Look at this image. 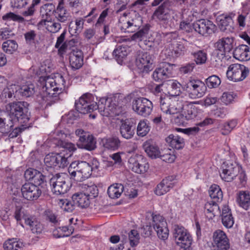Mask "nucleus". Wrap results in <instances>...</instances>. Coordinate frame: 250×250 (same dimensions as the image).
Returning a JSON list of instances; mask_svg holds the SVG:
<instances>
[{
	"mask_svg": "<svg viewBox=\"0 0 250 250\" xmlns=\"http://www.w3.org/2000/svg\"><path fill=\"white\" fill-rule=\"evenodd\" d=\"M142 18L138 14L124 13L119 21L118 26L124 33H134L131 37L134 41H141L148 33V28L143 27L138 31L142 25Z\"/></svg>",
	"mask_w": 250,
	"mask_h": 250,
	"instance_id": "1",
	"label": "nucleus"
},
{
	"mask_svg": "<svg viewBox=\"0 0 250 250\" xmlns=\"http://www.w3.org/2000/svg\"><path fill=\"white\" fill-rule=\"evenodd\" d=\"M99 167V163L93 159L91 163L84 161L74 162L69 166L68 171L71 177L77 181H82L88 178L92 172H96Z\"/></svg>",
	"mask_w": 250,
	"mask_h": 250,
	"instance_id": "2",
	"label": "nucleus"
},
{
	"mask_svg": "<svg viewBox=\"0 0 250 250\" xmlns=\"http://www.w3.org/2000/svg\"><path fill=\"white\" fill-rule=\"evenodd\" d=\"M44 83L42 88V98L47 102L51 98L57 97L65 89V81L64 78L58 74L54 78L47 76L43 78Z\"/></svg>",
	"mask_w": 250,
	"mask_h": 250,
	"instance_id": "3",
	"label": "nucleus"
},
{
	"mask_svg": "<svg viewBox=\"0 0 250 250\" xmlns=\"http://www.w3.org/2000/svg\"><path fill=\"white\" fill-rule=\"evenodd\" d=\"M28 104L24 102H14L10 103L5 106V110L8 116L13 119L16 124L19 122L22 126L29 127V114L28 110Z\"/></svg>",
	"mask_w": 250,
	"mask_h": 250,
	"instance_id": "4",
	"label": "nucleus"
},
{
	"mask_svg": "<svg viewBox=\"0 0 250 250\" xmlns=\"http://www.w3.org/2000/svg\"><path fill=\"white\" fill-rule=\"evenodd\" d=\"M160 106L161 111L167 115L172 116L171 119L174 122V119L184 108L181 101L171 98L168 96L159 98Z\"/></svg>",
	"mask_w": 250,
	"mask_h": 250,
	"instance_id": "5",
	"label": "nucleus"
},
{
	"mask_svg": "<svg viewBox=\"0 0 250 250\" xmlns=\"http://www.w3.org/2000/svg\"><path fill=\"white\" fill-rule=\"evenodd\" d=\"M50 184L52 192L56 195L66 193L70 187L68 175L63 173L53 176L50 180Z\"/></svg>",
	"mask_w": 250,
	"mask_h": 250,
	"instance_id": "6",
	"label": "nucleus"
},
{
	"mask_svg": "<svg viewBox=\"0 0 250 250\" xmlns=\"http://www.w3.org/2000/svg\"><path fill=\"white\" fill-rule=\"evenodd\" d=\"M92 94L87 93L81 96L75 102L76 109L82 114L91 112L98 108V104L93 101Z\"/></svg>",
	"mask_w": 250,
	"mask_h": 250,
	"instance_id": "7",
	"label": "nucleus"
},
{
	"mask_svg": "<svg viewBox=\"0 0 250 250\" xmlns=\"http://www.w3.org/2000/svg\"><path fill=\"white\" fill-rule=\"evenodd\" d=\"M185 88L190 97L193 99L202 97L207 91V86L204 82L191 78L186 83Z\"/></svg>",
	"mask_w": 250,
	"mask_h": 250,
	"instance_id": "8",
	"label": "nucleus"
},
{
	"mask_svg": "<svg viewBox=\"0 0 250 250\" xmlns=\"http://www.w3.org/2000/svg\"><path fill=\"white\" fill-rule=\"evenodd\" d=\"M173 237L176 244L185 250L189 248L192 242L191 235L182 226H174Z\"/></svg>",
	"mask_w": 250,
	"mask_h": 250,
	"instance_id": "9",
	"label": "nucleus"
},
{
	"mask_svg": "<svg viewBox=\"0 0 250 250\" xmlns=\"http://www.w3.org/2000/svg\"><path fill=\"white\" fill-rule=\"evenodd\" d=\"M75 134L79 137L77 146L79 148L88 151L94 150L96 147V141L94 136L82 129H77Z\"/></svg>",
	"mask_w": 250,
	"mask_h": 250,
	"instance_id": "10",
	"label": "nucleus"
},
{
	"mask_svg": "<svg viewBox=\"0 0 250 250\" xmlns=\"http://www.w3.org/2000/svg\"><path fill=\"white\" fill-rule=\"evenodd\" d=\"M72 154L65 157L63 154L52 153L46 155L44 159V162L46 166L50 168L58 169L66 167L69 162L68 157L71 156Z\"/></svg>",
	"mask_w": 250,
	"mask_h": 250,
	"instance_id": "11",
	"label": "nucleus"
},
{
	"mask_svg": "<svg viewBox=\"0 0 250 250\" xmlns=\"http://www.w3.org/2000/svg\"><path fill=\"white\" fill-rule=\"evenodd\" d=\"M249 72V69L244 65L234 63L229 66L226 75L229 80L233 82H239L245 79Z\"/></svg>",
	"mask_w": 250,
	"mask_h": 250,
	"instance_id": "12",
	"label": "nucleus"
},
{
	"mask_svg": "<svg viewBox=\"0 0 250 250\" xmlns=\"http://www.w3.org/2000/svg\"><path fill=\"white\" fill-rule=\"evenodd\" d=\"M154 56L147 52H140L136 59V65L140 72L147 73L152 69Z\"/></svg>",
	"mask_w": 250,
	"mask_h": 250,
	"instance_id": "13",
	"label": "nucleus"
},
{
	"mask_svg": "<svg viewBox=\"0 0 250 250\" xmlns=\"http://www.w3.org/2000/svg\"><path fill=\"white\" fill-rule=\"evenodd\" d=\"M234 39L232 37H224L218 40L215 44L217 57L223 59L230 52L233 47Z\"/></svg>",
	"mask_w": 250,
	"mask_h": 250,
	"instance_id": "14",
	"label": "nucleus"
},
{
	"mask_svg": "<svg viewBox=\"0 0 250 250\" xmlns=\"http://www.w3.org/2000/svg\"><path fill=\"white\" fill-rule=\"evenodd\" d=\"M132 108L138 114L146 117L150 114L153 109V104L148 99L140 97L133 100Z\"/></svg>",
	"mask_w": 250,
	"mask_h": 250,
	"instance_id": "15",
	"label": "nucleus"
},
{
	"mask_svg": "<svg viewBox=\"0 0 250 250\" xmlns=\"http://www.w3.org/2000/svg\"><path fill=\"white\" fill-rule=\"evenodd\" d=\"M152 225L158 237L163 240L167 239L168 236L169 231L165 218L160 214H152Z\"/></svg>",
	"mask_w": 250,
	"mask_h": 250,
	"instance_id": "16",
	"label": "nucleus"
},
{
	"mask_svg": "<svg viewBox=\"0 0 250 250\" xmlns=\"http://www.w3.org/2000/svg\"><path fill=\"white\" fill-rule=\"evenodd\" d=\"M98 105L97 109L104 116H112L118 114L117 108L119 107L113 102L112 98H101Z\"/></svg>",
	"mask_w": 250,
	"mask_h": 250,
	"instance_id": "17",
	"label": "nucleus"
},
{
	"mask_svg": "<svg viewBox=\"0 0 250 250\" xmlns=\"http://www.w3.org/2000/svg\"><path fill=\"white\" fill-rule=\"evenodd\" d=\"M192 27L197 33L202 36L212 34L216 29V26L212 21L206 19H201L195 21Z\"/></svg>",
	"mask_w": 250,
	"mask_h": 250,
	"instance_id": "18",
	"label": "nucleus"
},
{
	"mask_svg": "<svg viewBox=\"0 0 250 250\" xmlns=\"http://www.w3.org/2000/svg\"><path fill=\"white\" fill-rule=\"evenodd\" d=\"M128 167L133 171L137 173H143L148 168V163L141 155H134L128 160Z\"/></svg>",
	"mask_w": 250,
	"mask_h": 250,
	"instance_id": "19",
	"label": "nucleus"
},
{
	"mask_svg": "<svg viewBox=\"0 0 250 250\" xmlns=\"http://www.w3.org/2000/svg\"><path fill=\"white\" fill-rule=\"evenodd\" d=\"M23 197L29 201L37 200L41 196L42 191L40 188L33 183H25L21 187Z\"/></svg>",
	"mask_w": 250,
	"mask_h": 250,
	"instance_id": "20",
	"label": "nucleus"
},
{
	"mask_svg": "<svg viewBox=\"0 0 250 250\" xmlns=\"http://www.w3.org/2000/svg\"><path fill=\"white\" fill-rule=\"evenodd\" d=\"M197 115V109L193 105H187L183 113L181 112L175 118L174 122L177 125L183 124L186 120L194 119Z\"/></svg>",
	"mask_w": 250,
	"mask_h": 250,
	"instance_id": "21",
	"label": "nucleus"
},
{
	"mask_svg": "<svg viewBox=\"0 0 250 250\" xmlns=\"http://www.w3.org/2000/svg\"><path fill=\"white\" fill-rule=\"evenodd\" d=\"M220 176L226 182H231L236 176L238 168L230 162H225L222 166Z\"/></svg>",
	"mask_w": 250,
	"mask_h": 250,
	"instance_id": "22",
	"label": "nucleus"
},
{
	"mask_svg": "<svg viewBox=\"0 0 250 250\" xmlns=\"http://www.w3.org/2000/svg\"><path fill=\"white\" fill-rule=\"evenodd\" d=\"M213 244L219 250H227L229 248V239L226 233L220 229L216 230L213 235Z\"/></svg>",
	"mask_w": 250,
	"mask_h": 250,
	"instance_id": "23",
	"label": "nucleus"
},
{
	"mask_svg": "<svg viewBox=\"0 0 250 250\" xmlns=\"http://www.w3.org/2000/svg\"><path fill=\"white\" fill-rule=\"evenodd\" d=\"M176 183L173 176H168L164 179L156 187L155 192L157 195L161 196L168 192Z\"/></svg>",
	"mask_w": 250,
	"mask_h": 250,
	"instance_id": "24",
	"label": "nucleus"
},
{
	"mask_svg": "<svg viewBox=\"0 0 250 250\" xmlns=\"http://www.w3.org/2000/svg\"><path fill=\"white\" fill-rule=\"evenodd\" d=\"M234 16L235 14L230 13L220 15L217 18V24L221 31L226 33L231 31V23H232V19Z\"/></svg>",
	"mask_w": 250,
	"mask_h": 250,
	"instance_id": "25",
	"label": "nucleus"
},
{
	"mask_svg": "<svg viewBox=\"0 0 250 250\" xmlns=\"http://www.w3.org/2000/svg\"><path fill=\"white\" fill-rule=\"evenodd\" d=\"M24 177L26 180L32 181L36 186H41L45 181V177L40 171L32 168L25 171Z\"/></svg>",
	"mask_w": 250,
	"mask_h": 250,
	"instance_id": "26",
	"label": "nucleus"
},
{
	"mask_svg": "<svg viewBox=\"0 0 250 250\" xmlns=\"http://www.w3.org/2000/svg\"><path fill=\"white\" fill-rule=\"evenodd\" d=\"M69 62L73 70L80 69L83 65V53L81 50L73 49L69 55Z\"/></svg>",
	"mask_w": 250,
	"mask_h": 250,
	"instance_id": "27",
	"label": "nucleus"
},
{
	"mask_svg": "<svg viewBox=\"0 0 250 250\" xmlns=\"http://www.w3.org/2000/svg\"><path fill=\"white\" fill-rule=\"evenodd\" d=\"M173 13L172 10L162 4L158 7L153 14L154 17L164 23H167Z\"/></svg>",
	"mask_w": 250,
	"mask_h": 250,
	"instance_id": "28",
	"label": "nucleus"
},
{
	"mask_svg": "<svg viewBox=\"0 0 250 250\" xmlns=\"http://www.w3.org/2000/svg\"><path fill=\"white\" fill-rule=\"evenodd\" d=\"M55 6L52 3L45 4L40 8V15L42 20L40 21L41 25H46V22L50 20L51 16L55 13Z\"/></svg>",
	"mask_w": 250,
	"mask_h": 250,
	"instance_id": "29",
	"label": "nucleus"
},
{
	"mask_svg": "<svg viewBox=\"0 0 250 250\" xmlns=\"http://www.w3.org/2000/svg\"><path fill=\"white\" fill-rule=\"evenodd\" d=\"M25 224L32 233L40 234L43 230V225L35 216L30 215L26 218Z\"/></svg>",
	"mask_w": 250,
	"mask_h": 250,
	"instance_id": "30",
	"label": "nucleus"
},
{
	"mask_svg": "<svg viewBox=\"0 0 250 250\" xmlns=\"http://www.w3.org/2000/svg\"><path fill=\"white\" fill-rule=\"evenodd\" d=\"M7 115L4 117L0 112V133L8 134L11 132L16 123Z\"/></svg>",
	"mask_w": 250,
	"mask_h": 250,
	"instance_id": "31",
	"label": "nucleus"
},
{
	"mask_svg": "<svg viewBox=\"0 0 250 250\" xmlns=\"http://www.w3.org/2000/svg\"><path fill=\"white\" fill-rule=\"evenodd\" d=\"M143 148L147 155L152 159L159 158L161 151L159 147L152 141H146L143 145Z\"/></svg>",
	"mask_w": 250,
	"mask_h": 250,
	"instance_id": "32",
	"label": "nucleus"
},
{
	"mask_svg": "<svg viewBox=\"0 0 250 250\" xmlns=\"http://www.w3.org/2000/svg\"><path fill=\"white\" fill-rule=\"evenodd\" d=\"M74 204L82 208H86L90 204V198L83 192H78L72 196Z\"/></svg>",
	"mask_w": 250,
	"mask_h": 250,
	"instance_id": "33",
	"label": "nucleus"
},
{
	"mask_svg": "<svg viewBox=\"0 0 250 250\" xmlns=\"http://www.w3.org/2000/svg\"><path fill=\"white\" fill-rule=\"evenodd\" d=\"M166 142L172 147L176 149H180L184 147L185 141L183 138L177 135L170 134L166 139Z\"/></svg>",
	"mask_w": 250,
	"mask_h": 250,
	"instance_id": "34",
	"label": "nucleus"
},
{
	"mask_svg": "<svg viewBox=\"0 0 250 250\" xmlns=\"http://www.w3.org/2000/svg\"><path fill=\"white\" fill-rule=\"evenodd\" d=\"M237 202L239 206L245 210L250 207V195L247 191H240L237 194Z\"/></svg>",
	"mask_w": 250,
	"mask_h": 250,
	"instance_id": "35",
	"label": "nucleus"
},
{
	"mask_svg": "<svg viewBox=\"0 0 250 250\" xmlns=\"http://www.w3.org/2000/svg\"><path fill=\"white\" fill-rule=\"evenodd\" d=\"M219 213V207L216 202H208L205 204V213L209 219H212L217 213Z\"/></svg>",
	"mask_w": 250,
	"mask_h": 250,
	"instance_id": "36",
	"label": "nucleus"
},
{
	"mask_svg": "<svg viewBox=\"0 0 250 250\" xmlns=\"http://www.w3.org/2000/svg\"><path fill=\"white\" fill-rule=\"evenodd\" d=\"M55 16L57 21L61 22L69 21L71 18L70 13L61 3L59 4L56 9Z\"/></svg>",
	"mask_w": 250,
	"mask_h": 250,
	"instance_id": "37",
	"label": "nucleus"
},
{
	"mask_svg": "<svg viewBox=\"0 0 250 250\" xmlns=\"http://www.w3.org/2000/svg\"><path fill=\"white\" fill-rule=\"evenodd\" d=\"M104 147L109 150H116L121 145V141L116 136H112L103 140Z\"/></svg>",
	"mask_w": 250,
	"mask_h": 250,
	"instance_id": "38",
	"label": "nucleus"
},
{
	"mask_svg": "<svg viewBox=\"0 0 250 250\" xmlns=\"http://www.w3.org/2000/svg\"><path fill=\"white\" fill-rule=\"evenodd\" d=\"M127 121H122L120 128V132L122 136L126 139H129L133 137L134 134V129Z\"/></svg>",
	"mask_w": 250,
	"mask_h": 250,
	"instance_id": "39",
	"label": "nucleus"
},
{
	"mask_svg": "<svg viewBox=\"0 0 250 250\" xmlns=\"http://www.w3.org/2000/svg\"><path fill=\"white\" fill-rule=\"evenodd\" d=\"M122 241L126 242L127 240L129 241L131 246H136L139 242L140 236L139 232L137 230H131L126 236L122 235L121 236Z\"/></svg>",
	"mask_w": 250,
	"mask_h": 250,
	"instance_id": "40",
	"label": "nucleus"
},
{
	"mask_svg": "<svg viewBox=\"0 0 250 250\" xmlns=\"http://www.w3.org/2000/svg\"><path fill=\"white\" fill-rule=\"evenodd\" d=\"M222 222L227 228H231L234 224V219L230 209L228 207H224L222 209Z\"/></svg>",
	"mask_w": 250,
	"mask_h": 250,
	"instance_id": "41",
	"label": "nucleus"
},
{
	"mask_svg": "<svg viewBox=\"0 0 250 250\" xmlns=\"http://www.w3.org/2000/svg\"><path fill=\"white\" fill-rule=\"evenodd\" d=\"M24 247V244L20 240L17 238L10 239L3 244L5 250H21Z\"/></svg>",
	"mask_w": 250,
	"mask_h": 250,
	"instance_id": "42",
	"label": "nucleus"
},
{
	"mask_svg": "<svg viewBox=\"0 0 250 250\" xmlns=\"http://www.w3.org/2000/svg\"><path fill=\"white\" fill-rule=\"evenodd\" d=\"M167 88L168 94L169 96L174 97V98L181 93V84L175 80H170L168 82Z\"/></svg>",
	"mask_w": 250,
	"mask_h": 250,
	"instance_id": "43",
	"label": "nucleus"
},
{
	"mask_svg": "<svg viewBox=\"0 0 250 250\" xmlns=\"http://www.w3.org/2000/svg\"><path fill=\"white\" fill-rule=\"evenodd\" d=\"M19 85L11 84L4 88L0 96L2 100H6L7 98H11L13 96L16 98L18 96Z\"/></svg>",
	"mask_w": 250,
	"mask_h": 250,
	"instance_id": "44",
	"label": "nucleus"
},
{
	"mask_svg": "<svg viewBox=\"0 0 250 250\" xmlns=\"http://www.w3.org/2000/svg\"><path fill=\"white\" fill-rule=\"evenodd\" d=\"M84 20L81 18H77L75 20V27L72 21H70L69 23V32L72 35H78L81 32L83 28Z\"/></svg>",
	"mask_w": 250,
	"mask_h": 250,
	"instance_id": "45",
	"label": "nucleus"
},
{
	"mask_svg": "<svg viewBox=\"0 0 250 250\" xmlns=\"http://www.w3.org/2000/svg\"><path fill=\"white\" fill-rule=\"evenodd\" d=\"M74 229L72 227L68 228L67 227H59L54 229L53 231V235L55 238H61L68 237L72 234Z\"/></svg>",
	"mask_w": 250,
	"mask_h": 250,
	"instance_id": "46",
	"label": "nucleus"
},
{
	"mask_svg": "<svg viewBox=\"0 0 250 250\" xmlns=\"http://www.w3.org/2000/svg\"><path fill=\"white\" fill-rule=\"evenodd\" d=\"M124 187L122 184H116L110 186L107 189V194L112 199L119 198L123 192Z\"/></svg>",
	"mask_w": 250,
	"mask_h": 250,
	"instance_id": "47",
	"label": "nucleus"
},
{
	"mask_svg": "<svg viewBox=\"0 0 250 250\" xmlns=\"http://www.w3.org/2000/svg\"><path fill=\"white\" fill-rule=\"evenodd\" d=\"M211 198L214 200L213 201L219 202L223 198V192L219 186L214 184L212 185L208 191Z\"/></svg>",
	"mask_w": 250,
	"mask_h": 250,
	"instance_id": "48",
	"label": "nucleus"
},
{
	"mask_svg": "<svg viewBox=\"0 0 250 250\" xmlns=\"http://www.w3.org/2000/svg\"><path fill=\"white\" fill-rule=\"evenodd\" d=\"M18 47L17 42L14 40H9L4 42L2 44V49L6 53L11 54L16 51Z\"/></svg>",
	"mask_w": 250,
	"mask_h": 250,
	"instance_id": "49",
	"label": "nucleus"
},
{
	"mask_svg": "<svg viewBox=\"0 0 250 250\" xmlns=\"http://www.w3.org/2000/svg\"><path fill=\"white\" fill-rule=\"evenodd\" d=\"M127 55L126 48L125 46H118L113 52V56L119 63L122 62L123 59Z\"/></svg>",
	"mask_w": 250,
	"mask_h": 250,
	"instance_id": "50",
	"label": "nucleus"
},
{
	"mask_svg": "<svg viewBox=\"0 0 250 250\" xmlns=\"http://www.w3.org/2000/svg\"><path fill=\"white\" fill-rule=\"evenodd\" d=\"M35 86L33 84L24 85L21 87L19 86L18 94L25 97H29L33 95L35 92Z\"/></svg>",
	"mask_w": 250,
	"mask_h": 250,
	"instance_id": "51",
	"label": "nucleus"
},
{
	"mask_svg": "<svg viewBox=\"0 0 250 250\" xmlns=\"http://www.w3.org/2000/svg\"><path fill=\"white\" fill-rule=\"evenodd\" d=\"M186 50V48L182 42H176L173 44L172 54L175 57H178L184 55Z\"/></svg>",
	"mask_w": 250,
	"mask_h": 250,
	"instance_id": "52",
	"label": "nucleus"
},
{
	"mask_svg": "<svg viewBox=\"0 0 250 250\" xmlns=\"http://www.w3.org/2000/svg\"><path fill=\"white\" fill-rule=\"evenodd\" d=\"M237 125V120L233 119L224 123L221 126V133L224 135L229 134L236 127Z\"/></svg>",
	"mask_w": 250,
	"mask_h": 250,
	"instance_id": "53",
	"label": "nucleus"
},
{
	"mask_svg": "<svg viewBox=\"0 0 250 250\" xmlns=\"http://www.w3.org/2000/svg\"><path fill=\"white\" fill-rule=\"evenodd\" d=\"M150 131V126L146 120H141L139 123L137 128V134L141 137L145 136Z\"/></svg>",
	"mask_w": 250,
	"mask_h": 250,
	"instance_id": "54",
	"label": "nucleus"
},
{
	"mask_svg": "<svg viewBox=\"0 0 250 250\" xmlns=\"http://www.w3.org/2000/svg\"><path fill=\"white\" fill-rule=\"evenodd\" d=\"M83 192L90 198H94L98 196V189L97 187L94 185L88 186L84 185L82 187Z\"/></svg>",
	"mask_w": 250,
	"mask_h": 250,
	"instance_id": "55",
	"label": "nucleus"
},
{
	"mask_svg": "<svg viewBox=\"0 0 250 250\" xmlns=\"http://www.w3.org/2000/svg\"><path fill=\"white\" fill-rule=\"evenodd\" d=\"M45 219L50 223L57 225L60 222V218L58 214L50 209H46L44 212Z\"/></svg>",
	"mask_w": 250,
	"mask_h": 250,
	"instance_id": "56",
	"label": "nucleus"
},
{
	"mask_svg": "<svg viewBox=\"0 0 250 250\" xmlns=\"http://www.w3.org/2000/svg\"><path fill=\"white\" fill-rule=\"evenodd\" d=\"M58 204L62 209L66 212H71L74 209V205L66 199H59Z\"/></svg>",
	"mask_w": 250,
	"mask_h": 250,
	"instance_id": "57",
	"label": "nucleus"
},
{
	"mask_svg": "<svg viewBox=\"0 0 250 250\" xmlns=\"http://www.w3.org/2000/svg\"><path fill=\"white\" fill-rule=\"evenodd\" d=\"M194 60L197 64L205 63L207 59V54L204 50H199L192 53Z\"/></svg>",
	"mask_w": 250,
	"mask_h": 250,
	"instance_id": "58",
	"label": "nucleus"
},
{
	"mask_svg": "<svg viewBox=\"0 0 250 250\" xmlns=\"http://www.w3.org/2000/svg\"><path fill=\"white\" fill-rule=\"evenodd\" d=\"M30 215L27 214L24 209L21 207H16L14 213L15 218L17 221H21L22 219H24L25 222L26 218H28Z\"/></svg>",
	"mask_w": 250,
	"mask_h": 250,
	"instance_id": "59",
	"label": "nucleus"
},
{
	"mask_svg": "<svg viewBox=\"0 0 250 250\" xmlns=\"http://www.w3.org/2000/svg\"><path fill=\"white\" fill-rule=\"evenodd\" d=\"M220 83V78L216 75L211 76L206 79L207 85L210 88L217 87Z\"/></svg>",
	"mask_w": 250,
	"mask_h": 250,
	"instance_id": "60",
	"label": "nucleus"
},
{
	"mask_svg": "<svg viewBox=\"0 0 250 250\" xmlns=\"http://www.w3.org/2000/svg\"><path fill=\"white\" fill-rule=\"evenodd\" d=\"M46 29L50 32L55 33L61 29V24L58 22H52L48 20L46 22Z\"/></svg>",
	"mask_w": 250,
	"mask_h": 250,
	"instance_id": "61",
	"label": "nucleus"
},
{
	"mask_svg": "<svg viewBox=\"0 0 250 250\" xmlns=\"http://www.w3.org/2000/svg\"><path fill=\"white\" fill-rule=\"evenodd\" d=\"M160 68L162 69L163 75L166 79L171 75L172 72V66L170 63L163 62Z\"/></svg>",
	"mask_w": 250,
	"mask_h": 250,
	"instance_id": "62",
	"label": "nucleus"
},
{
	"mask_svg": "<svg viewBox=\"0 0 250 250\" xmlns=\"http://www.w3.org/2000/svg\"><path fill=\"white\" fill-rule=\"evenodd\" d=\"M234 99V96L231 92H224L220 98L221 102L225 105L231 104Z\"/></svg>",
	"mask_w": 250,
	"mask_h": 250,
	"instance_id": "63",
	"label": "nucleus"
},
{
	"mask_svg": "<svg viewBox=\"0 0 250 250\" xmlns=\"http://www.w3.org/2000/svg\"><path fill=\"white\" fill-rule=\"evenodd\" d=\"M3 20H11L13 21H16L19 22H23L24 20V18L19 15H16L12 12H9L6 14L2 17Z\"/></svg>",
	"mask_w": 250,
	"mask_h": 250,
	"instance_id": "64",
	"label": "nucleus"
}]
</instances>
